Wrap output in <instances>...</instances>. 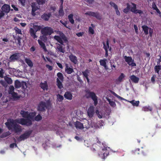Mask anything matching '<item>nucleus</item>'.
<instances>
[{"instance_id": "obj_35", "label": "nucleus", "mask_w": 161, "mask_h": 161, "mask_svg": "<svg viewBox=\"0 0 161 161\" xmlns=\"http://www.w3.org/2000/svg\"><path fill=\"white\" fill-rule=\"evenodd\" d=\"M21 82L18 80H16L14 82V86L16 88H18L21 87Z\"/></svg>"}, {"instance_id": "obj_46", "label": "nucleus", "mask_w": 161, "mask_h": 161, "mask_svg": "<svg viewBox=\"0 0 161 161\" xmlns=\"http://www.w3.org/2000/svg\"><path fill=\"white\" fill-rule=\"evenodd\" d=\"M42 119V116L40 114H38L34 118L35 120L37 121L41 120Z\"/></svg>"}, {"instance_id": "obj_2", "label": "nucleus", "mask_w": 161, "mask_h": 161, "mask_svg": "<svg viewBox=\"0 0 161 161\" xmlns=\"http://www.w3.org/2000/svg\"><path fill=\"white\" fill-rule=\"evenodd\" d=\"M5 124L9 130H13L15 133H18L22 131L21 126L15 122L14 120H8Z\"/></svg>"}, {"instance_id": "obj_9", "label": "nucleus", "mask_w": 161, "mask_h": 161, "mask_svg": "<svg viewBox=\"0 0 161 161\" xmlns=\"http://www.w3.org/2000/svg\"><path fill=\"white\" fill-rule=\"evenodd\" d=\"M62 34L63 35L61 36V37L58 36H54V38L61 44L63 45L64 42L63 41V40L64 41L66 42L67 41V39L65 35L63 33Z\"/></svg>"}, {"instance_id": "obj_8", "label": "nucleus", "mask_w": 161, "mask_h": 161, "mask_svg": "<svg viewBox=\"0 0 161 161\" xmlns=\"http://www.w3.org/2000/svg\"><path fill=\"white\" fill-rule=\"evenodd\" d=\"M85 15H88L89 16H92L95 17L98 20H101L102 19V15L98 12H93L92 11H88L85 13Z\"/></svg>"}, {"instance_id": "obj_29", "label": "nucleus", "mask_w": 161, "mask_h": 161, "mask_svg": "<svg viewBox=\"0 0 161 161\" xmlns=\"http://www.w3.org/2000/svg\"><path fill=\"white\" fill-rule=\"evenodd\" d=\"M57 49L59 52L64 53L65 51L63 48V46L60 44H58L57 45Z\"/></svg>"}, {"instance_id": "obj_59", "label": "nucleus", "mask_w": 161, "mask_h": 161, "mask_svg": "<svg viewBox=\"0 0 161 161\" xmlns=\"http://www.w3.org/2000/svg\"><path fill=\"white\" fill-rule=\"evenodd\" d=\"M15 146L16 147H17V145L15 143H13L10 145L9 147L11 148H13Z\"/></svg>"}, {"instance_id": "obj_53", "label": "nucleus", "mask_w": 161, "mask_h": 161, "mask_svg": "<svg viewBox=\"0 0 161 161\" xmlns=\"http://www.w3.org/2000/svg\"><path fill=\"white\" fill-rule=\"evenodd\" d=\"M10 94L12 95V96L14 98H19V97L18 96L17 93L16 92H14L13 93H12Z\"/></svg>"}, {"instance_id": "obj_22", "label": "nucleus", "mask_w": 161, "mask_h": 161, "mask_svg": "<svg viewBox=\"0 0 161 161\" xmlns=\"http://www.w3.org/2000/svg\"><path fill=\"white\" fill-rule=\"evenodd\" d=\"M125 75L123 73H121L119 77L115 81L117 84L120 83L121 82L123 79V78L125 77Z\"/></svg>"}, {"instance_id": "obj_56", "label": "nucleus", "mask_w": 161, "mask_h": 161, "mask_svg": "<svg viewBox=\"0 0 161 161\" xmlns=\"http://www.w3.org/2000/svg\"><path fill=\"white\" fill-rule=\"evenodd\" d=\"M114 96L116 97L117 98H119L120 100H126L124 99V98L121 97L120 96H119L117 94H116Z\"/></svg>"}, {"instance_id": "obj_17", "label": "nucleus", "mask_w": 161, "mask_h": 161, "mask_svg": "<svg viewBox=\"0 0 161 161\" xmlns=\"http://www.w3.org/2000/svg\"><path fill=\"white\" fill-rule=\"evenodd\" d=\"M31 6L32 7L31 13L34 16L35 15V12L38 9V8L35 3H32Z\"/></svg>"}, {"instance_id": "obj_48", "label": "nucleus", "mask_w": 161, "mask_h": 161, "mask_svg": "<svg viewBox=\"0 0 161 161\" xmlns=\"http://www.w3.org/2000/svg\"><path fill=\"white\" fill-rule=\"evenodd\" d=\"M39 5H43L46 2V0H36Z\"/></svg>"}, {"instance_id": "obj_51", "label": "nucleus", "mask_w": 161, "mask_h": 161, "mask_svg": "<svg viewBox=\"0 0 161 161\" xmlns=\"http://www.w3.org/2000/svg\"><path fill=\"white\" fill-rule=\"evenodd\" d=\"M14 88L13 86H11L9 87V94H11L12 93L14 92Z\"/></svg>"}, {"instance_id": "obj_21", "label": "nucleus", "mask_w": 161, "mask_h": 161, "mask_svg": "<svg viewBox=\"0 0 161 161\" xmlns=\"http://www.w3.org/2000/svg\"><path fill=\"white\" fill-rule=\"evenodd\" d=\"M51 16V14L50 13H48L47 14L45 13L42 15L41 17L45 21H47L48 20L49 18Z\"/></svg>"}, {"instance_id": "obj_7", "label": "nucleus", "mask_w": 161, "mask_h": 161, "mask_svg": "<svg viewBox=\"0 0 161 161\" xmlns=\"http://www.w3.org/2000/svg\"><path fill=\"white\" fill-rule=\"evenodd\" d=\"M32 132V130H29L26 131L24 134L21 135L18 139L19 142L24 141L29 137L30 135Z\"/></svg>"}, {"instance_id": "obj_13", "label": "nucleus", "mask_w": 161, "mask_h": 161, "mask_svg": "<svg viewBox=\"0 0 161 161\" xmlns=\"http://www.w3.org/2000/svg\"><path fill=\"white\" fill-rule=\"evenodd\" d=\"M1 9L4 13L7 14L10 12V7L9 5L5 4L2 6Z\"/></svg>"}, {"instance_id": "obj_33", "label": "nucleus", "mask_w": 161, "mask_h": 161, "mask_svg": "<svg viewBox=\"0 0 161 161\" xmlns=\"http://www.w3.org/2000/svg\"><path fill=\"white\" fill-rule=\"evenodd\" d=\"M25 61L29 66L30 67H32L33 66V63L30 59L26 58L25 60Z\"/></svg>"}, {"instance_id": "obj_41", "label": "nucleus", "mask_w": 161, "mask_h": 161, "mask_svg": "<svg viewBox=\"0 0 161 161\" xmlns=\"http://www.w3.org/2000/svg\"><path fill=\"white\" fill-rule=\"evenodd\" d=\"M57 76L58 77V78L59 80L63 81L64 79V77L62 74L60 72H58L57 74Z\"/></svg>"}, {"instance_id": "obj_23", "label": "nucleus", "mask_w": 161, "mask_h": 161, "mask_svg": "<svg viewBox=\"0 0 161 161\" xmlns=\"http://www.w3.org/2000/svg\"><path fill=\"white\" fill-rule=\"evenodd\" d=\"M75 125L76 128L77 129H82L84 128L83 124L80 122L77 121Z\"/></svg>"}, {"instance_id": "obj_20", "label": "nucleus", "mask_w": 161, "mask_h": 161, "mask_svg": "<svg viewBox=\"0 0 161 161\" xmlns=\"http://www.w3.org/2000/svg\"><path fill=\"white\" fill-rule=\"evenodd\" d=\"M130 79L134 83H136L138 82L139 79L138 77L134 75H132L130 77Z\"/></svg>"}, {"instance_id": "obj_60", "label": "nucleus", "mask_w": 161, "mask_h": 161, "mask_svg": "<svg viewBox=\"0 0 161 161\" xmlns=\"http://www.w3.org/2000/svg\"><path fill=\"white\" fill-rule=\"evenodd\" d=\"M149 31L150 36L151 37L153 33V29L151 28H149Z\"/></svg>"}, {"instance_id": "obj_40", "label": "nucleus", "mask_w": 161, "mask_h": 161, "mask_svg": "<svg viewBox=\"0 0 161 161\" xmlns=\"http://www.w3.org/2000/svg\"><path fill=\"white\" fill-rule=\"evenodd\" d=\"M161 69V65H156L155 66L154 68V70L156 72L159 74V71Z\"/></svg>"}, {"instance_id": "obj_12", "label": "nucleus", "mask_w": 161, "mask_h": 161, "mask_svg": "<svg viewBox=\"0 0 161 161\" xmlns=\"http://www.w3.org/2000/svg\"><path fill=\"white\" fill-rule=\"evenodd\" d=\"M20 57V54L19 53H14L11 55L9 57V59L11 61L17 60L19 59Z\"/></svg>"}, {"instance_id": "obj_61", "label": "nucleus", "mask_w": 161, "mask_h": 161, "mask_svg": "<svg viewBox=\"0 0 161 161\" xmlns=\"http://www.w3.org/2000/svg\"><path fill=\"white\" fill-rule=\"evenodd\" d=\"M152 7V8L154 10H155V9H157L158 8L157 7L156 4L154 2L153 3Z\"/></svg>"}, {"instance_id": "obj_11", "label": "nucleus", "mask_w": 161, "mask_h": 161, "mask_svg": "<svg viewBox=\"0 0 161 161\" xmlns=\"http://www.w3.org/2000/svg\"><path fill=\"white\" fill-rule=\"evenodd\" d=\"M140 150L139 148H137L132 150V152L133 154H139L141 153L145 154L147 150L146 148H145L144 150H141V151Z\"/></svg>"}, {"instance_id": "obj_55", "label": "nucleus", "mask_w": 161, "mask_h": 161, "mask_svg": "<svg viewBox=\"0 0 161 161\" xmlns=\"http://www.w3.org/2000/svg\"><path fill=\"white\" fill-rule=\"evenodd\" d=\"M89 32L92 34H93L94 33V30L91 27H90L89 29Z\"/></svg>"}, {"instance_id": "obj_54", "label": "nucleus", "mask_w": 161, "mask_h": 161, "mask_svg": "<svg viewBox=\"0 0 161 161\" xmlns=\"http://www.w3.org/2000/svg\"><path fill=\"white\" fill-rule=\"evenodd\" d=\"M109 4L112 7H113L114 9L118 8L117 5L114 3L111 2L109 3Z\"/></svg>"}, {"instance_id": "obj_63", "label": "nucleus", "mask_w": 161, "mask_h": 161, "mask_svg": "<svg viewBox=\"0 0 161 161\" xmlns=\"http://www.w3.org/2000/svg\"><path fill=\"white\" fill-rule=\"evenodd\" d=\"M46 67L48 68L49 70H52L53 69L52 66L48 64H47L46 65Z\"/></svg>"}, {"instance_id": "obj_15", "label": "nucleus", "mask_w": 161, "mask_h": 161, "mask_svg": "<svg viewBox=\"0 0 161 161\" xmlns=\"http://www.w3.org/2000/svg\"><path fill=\"white\" fill-rule=\"evenodd\" d=\"M87 114L90 118L92 117L94 113V108L93 106H91L87 111Z\"/></svg>"}, {"instance_id": "obj_18", "label": "nucleus", "mask_w": 161, "mask_h": 161, "mask_svg": "<svg viewBox=\"0 0 161 161\" xmlns=\"http://www.w3.org/2000/svg\"><path fill=\"white\" fill-rule=\"evenodd\" d=\"M40 86L44 91L47 90L48 89V86L46 81H45L44 83L41 82Z\"/></svg>"}, {"instance_id": "obj_37", "label": "nucleus", "mask_w": 161, "mask_h": 161, "mask_svg": "<svg viewBox=\"0 0 161 161\" xmlns=\"http://www.w3.org/2000/svg\"><path fill=\"white\" fill-rule=\"evenodd\" d=\"M73 14H70L68 16V18L69 22L72 24L74 23V20L73 19Z\"/></svg>"}, {"instance_id": "obj_27", "label": "nucleus", "mask_w": 161, "mask_h": 161, "mask_svg": "<svg viewBox=\"0 0 161 161\" xmlns=\"http://www.w3.org/2000/svg\"><path fill=\"white\" fill-rule=\"evenodd\" d=\"M143 30L145 34L147 35L148 34V30L149 28L146 25H143L142 26Z\"/></svg>"}, {"instance_id": "obj_1", "label": "nucleus", "mask_w": 161, "mask_h": 161, "mask_svg": "<svg viewBox=\"0 0 161 161\" xmlns=\"http://www.w3.org/2000/svg\"><path fill=\"white\" fill-rule=\"evenodd\" d=\"M20 114L23 117L26 119L23 118L17 119L15 120V122L22 125H25L27 126L31 125L32 123L31 120L29 119V112L21 110Z\"/></svg>"}, {"instance_id": "obj_58", "label": "nucleus", "mask_w": 161, "mask_h": 161, "mask_svg": "<svg viewBox=\"0 0 161 161\" xmlns=\"http://www.w3.org/2000/svg\"><path fill=\"white\" fill-rule=\"evenodd\" d=\"M143 13V12L142 10L140 9H137L136 10V12H135V13L134 14H142Z\"/></svg>"}, {"instance_id": "obj_26", "label": "nucleus", "mask_w": 161, "mask_h": 161, "mask_svg": "<svg viewBox=\"0 0 161 161\" xmlns=\"http://www.w3.org/2000/svg\"><path fill=\"white\" fill-rule=\"evenodd\" d=\"M58 16L62 17L64 14V12L63 9V5H60L58 11Z\"/></svg>"}, {"instance_id": "obj_39", "label": "nucleus", "mask_w": 161, "mask_h": 161, "mask_svg": "<svg viewBox=\"0 0 161 161\" xmlns=\"http://www.w3.org/2000/svg\"><path fill=\"white\" fill-rule=\"evenodd\" d=\"M130 102L132 104L133 106L137 107L139 105L140 103L139 101H135L134 100H133Z\"/></svg>"}, {"instance_id": "obj_28", "label": "nucleus", "mask_w": 161, "mask_h": 161, "mask_svg": "<svg viewBox=\"0 0 161 161\" xmlns=\"http://www.w3.org/2000/svg\"><path fill=\"white\" fill-rule=\"evenodd\" d=\"M14 39V40L17 41V42L18 44L19 45H20L21 44V40L22 38H21V37L19 36H14V35L13 36Z\"/></svg>"}, {"instance_id": "obj_25", "label": "nucleus", "mask_w": 161, "mask_h": 161, "mask_svg": "<svg viewBox=\"0 0 161 161\" xmlns=\"http://www.w3.org/2000/svg\"><path fill=\"white\" fill-rule=\"evenodd\" d=\"M38 42L39 45L43 49L44 51L45 52L47 51V49L44 43L40 40H38Z\"/></svg>"}, {"instance_id": "obj_3", "label": "nucleus", "mask_w": 161, "mask_h": 161, "mask_svg": "<svg viewBox=\"0 0 161 161\" xmlns=\"http://www.w3.org/2000/svg\"><path fill=\"white\" fill-rule=\"evenodd\" d=\"M50 106V104L49 103L41 101L38 104L37 109L39 111L44 112L46 109H49Z\"/></svg>"}, {"instance_id": "obj_49", "label": "nucleus", "mask_w": 161, "mask_h": 161, "mask_svg": "<svg viewBox=\"0 0 161 161\" xmlns=\"http://www.w3.org/2000/svg\"><path fill=\"white\" fill-rule=\"evenodd\" d=\"M57 99L59 102H62L64 99V97L63 96L60 94H58L57 95Z\"/></svg>"}, {"instance_id": "obj_32", "label": "nucleus", "mask_w": 161, "mask_h": 161, "mask_svg": "<svg viewBox=\"0 0 161 161\" xmlns=\"http://www.w3.org/2000/svg\"><path fill=\"white\" fill-rule=\"evenodd\" d=\"M106 61V59H101L99 61V62L101 65L104 67L105 69H107Z\"/></svg>"}, {"instance_id": "obj_14", "label": "nucleus", "mask_w": 161, "mask_h": 161, "mask_svg": "<svg viewBox=\"0 0 161 161\" xmlns=\"http://www.w3.org/2000/svg\"><path fill=\"white\" fill-rule=\"evenodd\" d=\"M36 32L34 29L31 28L29 30V33L31 36L34 39H36L37 38V36L36 35Z\"/></svg>"}, {"instance_id": "obj_44", "label": "nucleus", "mask_w": 161, "mask_h": 161, "mask_svg": "<svg viewBox=\"0 0 161 161\" xmlns=\"http://www.w3.org/2000/svg\"><path fill=\"white\" fill-rule=\"evenodd\" d=\"M47 35H42V36H40V38L44 42H46L47 41Z\"/></svg>"}, {"instance_id": "obj_52", "label": "nucleus", "mask_w": 161, "mask_h": 161, "mask_svg": "<svg viewBox=\"0 0 161 161\" xmlns=\"http://www.w3.org/2000/svg\"><path fill=\"white\" fill-rule=\"evenodd\" d=\"M0 83L4 87H6L7 86V84L6 81L3 80H1L0 81Z\"/></svg>"}, {"instance_id": "obj_16", "label": "nucleus", "mask_w": 161, "mask_h": 161, "mask_svg": "<svg viewBox=\"0 0 161 161\" xmlns=\"http://www.w3.org/2000/svg\"><path fill=\"white\" fill-rule=\"evenodd\" d=\"M69 57L71 61L74 64H76L77 63L78 61L77 58L76 56L71 53L70 55L69 56Z\"/></svg>"}, {"instance_id": "obj_38", "label": "nucleus", "mask_w": 161, "mask_h": 161, "mask_svg": "<svg viewBox=\"0 0 161 161\" xmlns=\"http://www.w3.org/2000/svg\"><path fill=\"white\" fill-rule=\"evenodd\" d=\"M107 100L108 101L109 104L110 105V106L113 107H114L116 106V104L114 102L111 101V99H109V98H107Z\"/></svg>"}, {"instance_id": "obj_62", "label": "nucleus", "mask_w": 161, "mask_h": 161, "mask_svg": "<svg viewBox=\"0 0 161 161\" xmlns=\"http://www.w3.org/2000/svg\"><path fill=\"white\" fill-rule=\"evenodd\" d=\"M115 10L116 13L117 15L119 16H120V14L119 11L118 10V8L115 9Z\"/></svg>"}, {"instance_id": "obj_43", "label": "nucleus", "mask_w": 161, "mask_h": 161, "mask_svg": "<svg viewBox=\"0 0 161 161\" xmlns=\"http://www.w3.org/2000/svg\"><path fill=\"white\" fill-rule=\"evenodd\" d=\"M10 133L9 131H7L3 133L1 135V137L2 138L6 137L10 135Z\"/></svg>"}, {"instance_id": "obj_64", "label": "nucleus", "mask_w": 161, "mask_h": 161, "mask_svg": "<svg viewBox=\"0 0 161 161\" xmlns=\"http://www.w3.org/2000/svg\"><path fill=\"white\" fill-rule=\"evenodd\" d=\"M142 110L145 111H148L149 110V108L147 107H143Z\"/></svg>"}, {"instance_id": "obj_50", "label": "nucleus", "mask_w": 161, "mask_h": 161, "mask_svg": "<svg viewBox=\"0 0 161 161\" xmlns=\"http://www.w3.org/2000/svg\"><path fill=\"white\" fill-rule=\"evenodd\" d=\"M82 73L85 77H87V76H88L89 70L87 69H86L84 71H82Z\"/></svg>"}, {"instance_id": "obj_36", "label": "nucleus", "mask_w": 161, "mask_h": 161, "mask_svg": "<svg viewBox=\"0 0 161 161\" xmlns=\"http://www.w3.org/2000/svg\"><path fill=\"white\" fill-rule=\"evenodd\" d=\"M29 119L31 120L33 119L34 117L36 115V113L35 112H33L29 113Z\"/></svg>"}, {"instance_id": "obj_6", "label": "nucleus", "mask_w": 161, "mask_h": 161, "mask_svg": "<svg viewBox=\"0 0 161 161\" xmlns=\"http://www.w3.org/2000/svg\"><path fill=\"white\" fill-rule=\"evenodd\" d=\"M54 32L53 29L51 27L46 26L42 29L41 32L42 35L50 36Z\"/></svg>"}, {"instance_id": "obj_10", "label": "nucleus", "mask_w": 161, "mask_h": 161, "mask_svg": "<svg viewBox=\"0 0 161 161\" xmlns=\"http://www.w3.org/2000/svg\"><path fill=\"white\" fill-rule=\"evenodd\" d=\"M124 58L125 62L127 63L129 65H131L132 66H136V63L134 62V60L132 59L131 57L125 56L124 57Z\"/></svg>"}, {"instance_id": "obj_24", "label": "nucleus", "mask_w": 161, "mask_h": 161, "mask_svg": "<svg viewBox=\"0 0 161 161\" xmlns=\"http://www.w3.org/2000/svg\"><path fill=\"white\" fill-rule=\"evenodd\" d=\"M65 71L68 74H70L74 72L73 69L72 68L68 67V65L67 64H66Z\"/></svg>"}, {"instance_id": "obj_19", "label": "nucleus", "mask_w": 161, "mask_h": 161, "mask_svg": "<svg viewBox=\"0 0 161 161\" xmlns=\"http://www.w3.org/2000/svg\"><path fill=\"white\" fill-rule=\"evenodd\" d=\"M64 97L67 99L70 100L72 99V95L69 92H66L64 95Z\"/></svg>"}, {"instance_id": "obj_31", "label": "nucleus", "mask_w": 161, "mask_h": 161, "mask_svg": "<svg viewBox=\"0 0 161 161\" xmlns=\"http://www.w3.org/2000/svg\"><path fill=\"white\" fill-rule=\"evenodd\" d=\"M32 28L34 29V30L36 32L39 31L42 29V27L41 26L36 25H33V27Z\"/></svg>"}, {"instance_id": "obj_34", "label": "nucleus", "mask_w": 161, "mask_h": 161, "mask_svg": "<svg viewBox=\"0 0 161 161\" xmlns=\"http://www.w3.org/2000/svg\"><path fill=\"white\" fill-rule=\"evenodd\" d=\"M57 85L59 89H61L63 87L62 82L58 78L57 79Z\"/></svg>"}, {"instance_id": "obj_42", "label": "nucleus", "mask_w": 161, "mask_h": 161, "mask_svg": "<svg viewBox=\"0 0 161 161\" xmlns=\"http://www.w3.org/2000/svg\"><path fill=\"white\" fill-rule=\"evenodd\" d=\"M132 4L133 5V7L131 8L130 10L132 12L135 13L136 12V10H137L136 6V5L134 3H132Z\"/></svg>"}, {"instance_id": "obj_30", "label": "nucleus", "mask_w": 161, "mask_h": 161, "mask_svg": "<svg viewBox=\"0 0 161 161\" xmlns=\"http://www.w3.org/2000/svg\"><path fill=\"white\" fill-rule=\"evenodd\" d=\"M4 79L7 84H10L12 83V80L11 78L5 76L4 77Z\"/></svg>"}, {"instance_id": "obj_5", "label": "nucleus", "mask_w": 161, "mask_h": 161, "mask_svg": "<svg viewBox=\"0 0 161 161\" xmlns=\"http://www.w3.org/2000/svg\"><path fill=\"white\" fill-rule=\"evenodd\" d=\"M86 97L87 98L91 97L94 101V105L96 106L98 103L97 97L96 94L93 92L89 91L86 92Z\"/></svg>"}, {"instance_id": "obj_4", "label": "nucleus", "mask_w": 161, "mask_h": 161, "mask_svg": "<svg viewBox=\"0 0 161 161\" xmlns=\"http://www.w3.org/2000/svg\"><path fill=\"white\" fill-rule=\"evenodd\" d=\"M104 148L102 149V151L98 153V155L102 158L104 159L107 157L109 153L108 149L109 147H108L106 145L104 146L103 145Z\"/></svg>"}, {"instance_id": "obj_45", "label": "nucleus", "mask_w": 161, "mask_h": 161, "mask_svg": "<svg viewBox=\"0 0 161 161\" xmlns=\"http://www.w3.org/2000/svg\"><path fill=\"white\" fill-rule=\"evenodd\" d=\"M14 30L15 31V32L16 34H19L22 35V33L20 29H19L17 27H16L14 28Z\"/></svg>"}, {"instance_id": "obj_57", "label": "nucleus", "mask_w": 161, "mask_h": 161, "mask_svg": "<svg viewBox=\"0 0 161 161\" xmlns=\"http://www.w3.org/2000/svg\"><path fill=\"white\" fill-rule=\"evenodd\" d=\"M4 73V72L3 69H1L0 70V77H3V75Z\"/></svg>"}, {"instance_id": "obj_47", "label": "nucleus", "mask_w": 161, "mask_h": 161, "mask_svg": "<svg viewBox=\"0 0 161 161\" xmlns=\"http://www.w3.org/2000/svg\"><path fill=\"white\" fill-rule=\"evenodd\" d=\"M21 87L23 89H26L27 87L26 82L22 81L21 84Z\"/></svg>"}]
</instances>
